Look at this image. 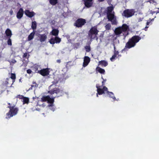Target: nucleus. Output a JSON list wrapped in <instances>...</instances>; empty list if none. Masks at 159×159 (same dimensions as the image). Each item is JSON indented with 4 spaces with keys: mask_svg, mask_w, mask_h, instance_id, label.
Listing matches in <instances>:
<instances>
[{
    "mask_svg": "<svg viewBox=\"0 0 159 159\" xmlns=\"http://www.w3.org/2000/svg\"><path fill=\"white\" fill-rule=\"evenodd\" d=\"M129 29V26L126 24H123L122 26H119L115 28L114 32L115 34L116 35V37L114 36V40L117 39L118 37L120 36V34L122 33L123 34V39H125L126 37L128 35V33L127 32L126 34L125 33Z\"/></svg>",
    "mask_w": 159,
    "mask_h": 159,
    "instance_id": "1",
    "label": "nucleus"
},
{
    "mask_svg": "<svg viewBox=\"0 0 159 159\" xmlns=\"http://www.w3.org/2000/svg\"><path fill=\"white\" fill-rule=\"evenodd\" d=\"M114 7L112 5L107 8V16L108 21L111 22L112 25H117V22L116 17L115 16V12L113 11Z\"/></svg>",
    "mask_w": 159,
    "mask_h": 159,
    "instance_id": "2",
    "label": "nucleus"
},
{
    "mask_svg": "<svg viewBox=\"0 0 159 159\" xmlns=\"http://www.w3.org/2000/svg\"><path fill=\"white\" fill-rule=\"evenodd\" d=\"M141 39V37L138 35L133 36L130 38L126 43L124 49H130L136 46V43L139 42Z\"/></svg>",
    "mask_w": 159,
    "mask_h": 159,
    "instance_id": "3",
    "label": "nucleus"
},
{
    "mask_svg": "<svg viewBox=\"0 0 159 159\" xmlns=\"http://www.w3.org/2000/svg\"><path fill=\"white\" fill-rule=\"evenodd\" d=\"M7 104L8 105L7 107L9 108V111L6 114V118L9 119L16 115L19 109L18 107H15L16 105L15 104H11L10 103H8Z\"/></svg>",
    "mask_w": 159,
    "mask_h": 159,
    "instance_id": "4",
    "label": "nucleus"
},
{
    "mask_svg": "<svg viewBox=\"0 0 159 159\" xmlns=\"http://www.w3.org/2000/svg\"><path fill=\"white\" fill-rule=\"evenodd\" d=\"M99 31L97 29V26H94L92 27L88 32V36L91 40L94 39L96 38L98 39L97 35L98 34Z\"/></svg>",
    "mask_w": 159,
    "mask_h": 159,
    "instance_id": "5",
    "label": "nucleus"
},
{
    "mask_svg": "<svg viewBox=\"0 0 159 159\" xmlns=\"http://www.w3.org/2000/svg\"><path fill=\"white\" fill-rule=\"evenodd\" d=\"M48 93L52 95L55 93H56L57 94V97L62 96L65 93H66L65 92L63 89H61L56 87L48 91Z\"/></svg>",
    "mask_w": 159,
    "mask_h": 159,
    "instance_id": "6",
    "label": "nucleus"
},
{
    "mask_svg": "<svg viewBox=\"0 0 159 159\" xmlns=\"http://www.w3.org/2000/svg\"><path fill=\"white\" fill-rule=\"evenodd\" d=\"M135 13L134 9H126L124 11L122 15L126 18H129L133 16Z\"/></svg>",
    "mask_w": 159,
    "mask_h": 159,
    "instance_id": "7",
    "label": "nucleus"
},
{
    "mask_svg": "<svg viewBox=\"0 0 159 159\" xmlns=\"http://www.w3.org/2000/svg\"><path fill=\"white\" fill-rule=\"evenodd\" d=\"M86 23L85 19L80 18L76 20L74 23V25L78 28L82 27Z\"/></svg>",
    "mask_w": 159,
    "mask_h": 159,
    "instance_id": "8",
    "label": "nucleus"
},
{
    "mask_svg": "<svg viewBox=\"0 0 159 159\" xmlns=\"http://www.w3.org/2000/svg\"><path fill=\"white\" fill-rule=\"evenodd\" d=\"M101 86H100L99 84H97L96 85V87L97 88V91L98 94L100 95L103 93H105V92H107L108 89L105 86H104L102 89H101L100 87H102Z\"/></svg>",
    "mask_w": 159,
    "mask_h": 159,
    "instance_id": "9",
    "label": "nucleus"
},
{
    "mask_svg": "<svg viewBox=\"0 0 159 159\" xmlns=\"http://www.w3.org/2000/svg\"><path fill=\"white\" fill-rule=\"evenodd\" d=\"M61 40V39L58 36H55L54 38H51L49 41V42L51 44H54L55 43H59Z\"/></svg>",
    "mask_w": 159,
    "mask_h": 159,
    "instance_id": "10",
    "label": "nucleus"
},
{
    "mask_svg": "<svg viewBox=\"0 0 159 159\" xmlns=\"http://www.w3.org/2000/svg\"><path fill=\"white\" fill-rule=\"evenodd\" d=\"M49 69L48 68H43L40 70L38 72V73L43 76L48 75L49 74Z\"/></svg>",
    "mask_w": 159,
    "mask_h": 159,
    "instance_id": "11",
    "label": "nucleus"
},
{
    "mask_svg": "<svg viewBox=\"0 0 159 159\" xmlns=\"http://www.w3.org/2000/svg\"><path fill=\"white\" fill-rule=\"evenodd\" d=\"M90 58L89 57L85 56L84 57L83 66L84 67H85L90 62Z\"/></svg>",
    "mask_w": 159,
    "mask_h": 159,
    "instance_id": "12",
    "label": "nucleus"
},
{
    "mask_svg": "<svg viewBox=\"0 0 159 159\" xmlns=\"http://www.w3.org/2000/svg\"><path fill=\"white\" fill-rule=\"evenodd\" d=\"M24 10L22 8H20L17 13L16 17L18 19H20L23 16Z\"/></svg>",
    "mask_w": 159,
    "mask_h": 159,
    "instance_id": "13",
    "label": "nucleus"
},
{
    "mask_svg": "<svg viewBox=\"0 0 159 159\" xmlns=\"http://www.w3.org/2000/svg\"><path fill=\"white\" fill-rule=\"evenodd\" d=\"M25 15L30 18H31L34 16L35 13L33 11H30L28 10H25Z\"/></svg>",
    "mask_w": 159,
    "mask_h": 159,
    "instance_id": "14",
    "label": "nucleus"
},
{
    "mask_svg": "<svg viewBox=\"0 0 159 159\" xmlns=\"http://www.w3.org/2000/svg\"><path fill=\"white\" fill-rule=\"evenodd\" d=\"M54 80L52 82V84H51L49 87V89L50 90L51 87L53 85H54L55 86H57V84L58 83V82L60 80V79L59 78H56L55 77H54Z\"/></svg>",
    "mask_w": 159,
    "mask_h": 159,
    "instance_id": "15",
    "label": "nucleus"
},
{
    "mask_svg": "<svg viewBox=\"0 0 159 159\" xmlns=\"http://www.w3.org/2000/svg\"><path fill=\"white\" fill-rule=\"evenodd\" d=\"M39 37L41 42L45 41L47 38V35L45 34H39Z\"/></svg>",
    "mask_w": 159,
    "mask_h": 159,
    "instance_id": "16",
    "label": "nucleus"
},
{
    "mask_svg": "<svg viewBox=\"0 0 159 159\" xmlns=\"http://www.w3.org/2000/svg\"><path fill=\"white\" fill-rule=\"evenodd\" d=\"M40 66L39 65L37 64H35L33 66H32L31 68L34 71L35 73H38V72L39 70H38L39 68L40 69Z\"/></svg>",
    "mask_w": 159,
    "mask_h": 159,
    "instance_id": "17",
    "label": "nucleus"
},
{
    "mask_svg": "<svg viewBox=\"0 0 159 159\" xmlns=\"http://www.w3.org/2000/svg\"><path fill=\"white\" fill-rule=\"evenodd\" d=\"M59 32V31L58 29H53L50 33L53 36H57L58 35Z\"/></svg>",
    "mask_w": 159,
    "mask_h": 159,
    "instance_id": "18",
    "label": "nucleus"
},
{
    "mask_svg": "<svg viewBox=\"0 0 159 159\" xmlns=\"http://www.w3.org/2000/svg\"><path fill=\"white\" fill-rule=\"evenodd\" d=\"M5 33L8 38H11L12 35L11 31L9 29H7L6 30Z\"/></svg>",
    "mask_w": 159,
    "mask_h": 159,
    "instance_id": "19",
    "label": "nucleus"
},
{
    "mask_svg": "<svg viewBox=\"0 0 159 159\" xmlns=\"http://www.w3.org/2000/svg\"><path fill=\"white\" fill-rule=\"evenodd\" d=\"M35 32V31H33L28 36V41H30L34 38Z\"/></svg>",
    "mask_w": 159,
    "mask_h": 159,
    "instance_id": "20",
    "label": "nucleus"
},
{
    "mask_svg": "<svg viewBox=\"0 0 159 159\" xmlns=\"http://www.w3.org/2000/svg\"><path fill=\"white\" fill-rule=\"evenodd\" d=\"M82 44V42L80 41L77 43H74L73 45L74 47L75 48H80Z\"/></svg>",
    "mask_w": 159,
    "mask_h": 159,
    "instance_id": "21",
    "label": "nucleus"
},
{
    "mask_svg": "<svg viewBox=\"0 0 159 159\" xmlns=\"http://www.w3.org/2000/svg\"><path fill=\"white\" fill-rule=\"evenodd\" d=\"M55 98V97H53V98H51L50 96H48L47 101L48 102L50 103V104H53V103L54 101Z\"/></svg>",
    "mask_w": 159,
    "mask_h": 159,
    "instance_id": "22",
    "label": "nucleus"
},
{
    "mask_svg": "<svg viewBox=\"0 0 159 159\" xmlns=\"http://www.w3.org/2000/svg\"><path fill=\"white\" fill-rule=\"evenodd\" d=\"M99 63L102 66L105 67L107 66L108 64L107 62L105 60H102L99 61Z\"/></svg>",
    "mask_w": 159,
    "mask_h": 159,
    "instance_id": "23",
    "label": "nucleus"
},
{
    "mask_svg": "<svg viewBox=\"0 0 159 159\" xmlns=\"http://www.w3.org/2000/svg\"><path fill=\"white\" fill-rule=\"evenodd\" d=\"M106 93L109 95L110 97L112 98V99L114 100H115L116 99V97L114 96V94L112 92H109L107 90Z\"/></svg>",
    "mask_w": 159,
    "mask_h": 159,
    "instance_id": "24",
    "label": "nucleus"
},
{
    "mask_svg": "<svg viewBox=\"0 0 159 159\" xmlns=\"http://www.w3.org/2000/svg\"><path fill=\"white\" fill-rule=\"evenodd\" d=\"M10 78L12 80V83L10 84L11 85L15 81V80L16 79L15 74L11 73V75Z\"/></svg>",
    "mask_w": 159,
    "mask_h": 159,
    "instance_id": "25",
    "label": "nucleus"
},
{
    "mask_svg": "<svg viewBox=\"0 0 159 159\" xmlns=\"http://www.w3.org/2000/svg\"><path fill=\"white\" fill-rule=\"evenodd\" d=\"M37 23L35 21L32 22L31 27L33 31H35L37 28Z\"/></svg>",
    "mask_w": 159,
    "mask_h": 159,
    "instance_id": "26",
    "label": "nucleus"
},
{
    "mask_svg": "<svg viewBox=\"0 0 159 159\" xmlns=\"http://www.w3.org/2000/svg\"><path fill=\"white\" fill-rule=\"evenodd\" d=\"M96 70L101 74H104L105 72L104 69L101 68L100 67H97L96 68Z\"/></svg>",
    "mask_w": 159,
    "mask_h": 159,
    "instance_id": "27",
    "label": "nucleus"
},
{
    "mask_svg": "<svg viewBox=\"0 0 159 159\" xmlns=\"http://www.w3.org/2000/svg\"><path fill=\"white\" fill-rule=\"evenodd\" d=\"M23 104H28L29 102V98H28L24 97L23 99Z\"/></svg>",
    "mask_w": 159,
    "mask_h": 159,
    "instance_id": "28",
    "label": "nucleus"
},
{
    "mask_svg": "<svg viewBox=\"0 0 159 159\" xmlns=\"http://www.w3.org/2000/svg\"><path fill=\"white\" fill-rule=\"evenodd\" d=\"M111 24L110 23H108L105 26V28L106 30H111Z\"/></svg>",
    "mask_w": 159,
    "mask_h": 159,
    "instance_id": "29",
    "label": "nucleus"
},
{
    "mask_svg": "<svg viewBox=\"0 0 159 159\" xmlns=\"http://www.w3.org/2000/svg\"><path fill=\"white\" fill-rule=\"evenodd\" d=\"M58 0H50L49 2L51 5H55L57 3Z\"/></svg>",
    "mask_w": 159,
    "mask_h": 159,
    "instance_id": "30",
    "label": "nucleus"
},
{
    "mask_svg": "<svg viewBox=\"0 0 159 159\" xmlns=\"http://www.w3.org/2000/svg\"><path fill=\"white\" fill-rule=\"evenodd\" d=\"M32 84H35V85H33V84L31 85V87H30L29 89V90H32V88L33 87H37L38 86V85L35 82H33V83H32Z\"/></svg>",
    "mask_w": 159,
    "mask_h": 159,
    "instance_id": "31",
    "label": "nucleus"
},
{
    "mask_svg": "<svg viewBox=\"0 0 159 159\" xmlns=\"http://www.w3.org/2000/svg\"><path fill=\"white\" fill-rule=\"evenodd\" d=\"M48 96H43L41 98V101L42 102H46L48 101Z\"/></svg>",
    "mask_w": 159,
    "mask_h": 159,
    "instance_id": "32",
    "label": "nucleus"
},
{
    "mask_svg": "<svg viewBox=\"0 0 159 159\" xmlns=\"http://www.w3.org/2000/svg\"><path fill=\"white\" fill-rule=\"evenodd\" d=\"M86 52H89L91 50V48L89 45V46H86L84 47Z\"/></svg>",
    "mask_w": 159,
    "mask_h": 159,
    "instance_id": "33",
    "label": "nucleus"
},
{
    "mask_svg": "<svg viewBox=\"0 0 159 159\" xmlns=\"http://www.w3.org/2000/svg\"><path fill=\"white\" fill-rule=\"evenodd\" d=\"M48 106L50 107V109L52 110L53 111H54L55 110V108H54L53 104H50L48 105Z\"/></svg>",
    "mask_w": 159,
    "mask_h": 159,
    "instance_id": "34",
    "label": "nucleus"
},
{
    "mask_svg": "<svg viewBox=\"0 0 159 159\" xmlns=\"http://www.w3.org/2000/svg\"><path fill=\"white\" fill-rule=\"evenodd\" d=\"M8 39L7 41V44L9 46L12 45L11 40V38H8Z\"/></svg>",
    "mask_w": 159,
    "mask_h": 159,
    "instance_id": "35",
    "label": "nucleus"
},
{
    "mask_svg": "<svg viewBox=\"0 0 159 159\" xmlns=\"http://www.w3.org/2000/svg\"><path fill=\"white\" fill-rule=\"evenodd\" d=\"M116 57L117 56L114 54L112 57L111 58L110 60L112 61H113L115 59Z\"/></svg>",
    "mask_w": 159,
    "mask_h": 159,
    "instance_id": "36",
    "label": "nucleus"
},
{
    "mask_svg": "<svg viewBox=\"0 0 159 159\" xmlns=\"http://www.w3.org/2000/svg\"><path fill=\"white\" fill-rule=\"evenodd\" d=\"M28 55V58H29V55L27 53V52H25L24 53L23 56V58H26L27 57Z\"/></svg>",
    "mask_w": 159,
    "mask_h": 159,
    "instance_id": "37",
    "label": "nucleus"
},
{
    "mask_svg": "<svg viewBox=\"0 0 159 159\" xmlns=\"http://www.w3.org/2000/svg\"><path fill=\"white\" fill-rule=\"evenodd\" d=\"M24 97V96L22 95H17L16 96V98H19L20 99H23V98Z\"/></svg>",
    "mask_w": 159,
    "mask_h": 159,
    "instance_id": "38",
    "label": "nucleus"
},
{
    "mask_svg": "<svg viewBox=\"0 0 159 159\" xmlns=\"http://www.w3.org/2000/svg\"><path fill=\"white\" fill-rule=\"evenodd\" d=\"M102 78L103 80V81L102 82V85L101 86H102L105 85V82L106 81V79L105 80L104 79L102 76Z\"/></svg>",
    "mask_w": 159,
    "mask_h": 159,
    "instance_id": "39",
    "label": "nucleus"
},
{
    "mask_svg": "<svg viewBox=\"0 0 159 159\" xmlns=\"http://www.w3.org/2000/svg\"><path fill=\"white\" fill-rule=\"evenodd\" d=\"M32 72V71L30 69H28L27 70V73L28 74H30Z\"/></svg>",
    "mask_w": 159,
    "mask_h": 159,
    "instance_id": "40",
    "label": "nucleus"
},
{
    "mask_svg": "<svg viewBox=\"0 0 159 159\" xmlns=\"http://www.w3.org/2000/svg\"><path fill=\"white\" fill-rule=\"evenodd\" d=\"M11 63L13 64H14L16 62V60L13 59H12L11 61Z\"/></svg>",
    "mask_w": 159,
    "mask_h": 159,
    "instance_id": "41",
    "label": "nucleus"
},
{
    "mask_svg": "<svg viewBox=\"0 0 159 159\" xmlns=\"http://www.w3.org/2000/svg\"><path fill=\"white\" fill-rule=\"evenodd\" d=\"M7 81H6V84H9V82L10 81V80L9 78H7Z\"/></svg>",
    "mask_w": 159,
    "mask_h": 159,
    "instance_id": "42",
    "label": "nucleus"
},
{
    "mask_svg": "<svg viewBox=\"0 0 159 159\" xmlns=\"http://www.w3.org/2000/svg\"><path fill=\"white\" fill-rule=\"evenodd\" d=\"M118 53L119 52L118 51H115L114 52V54L116 55V56H117V55H118Z\"/></svg>",
    "mask_w": 159,
    "mask_h": 159,
    "instance_id": "43",
    "label": "nucleus"
},
{
    "mask_svg": "<svg viewBox=\"0 0 159 159\" xmlns=\"http://www.w3.org/2000/svg\"><path fill=\"white\" fill-rule=\"evenodd\" d=\"M9 12L11 15H12L13 14V11L11 10Z\"/></svg>",
    "mask_w": 159,
    "mask_h": 159,
    "instance_id": "44",
    "label": "nucleus"
},
{
    "mask_svg": "<svg viewBox=\"0 0 159 159\" xmlns=\"http://www.w3.org/2000/svg\"><path fill=\"white\" fill-rule=\"evenodd\" d=\"M148 27L147 26H146L144 28V30L146 31L147 30L148 28Z\"/></svg>",
    "mask_w": 159,
    "mask_h": 159,
    "instance_id": "45",
    "label": "nucleus"
},
{
    "mask_svg": "<svg viewBox=\"0 0 159 159\" xmlns=\"http://www.w3.org/2000/svg\"><path fill=\"white\" fill-rule=\"evenodd\" d=\"M57 62L60 63L61 62V60H57Z\"/></svg>",
    "mask_w": 159,
    "mask_h": 159,
    "instance_id": "46",
    "label": "nucleus"
},
{
    "mask_svg": "<svg viewBox=\"0 0 159 159\" xmlns=\"http://www.w3.org/2000/svg\"><path fill=\"white\" fill-rule=\"evenodd\" d=\"M104 0H98V1L99 2H103Z\"/></svg>",
    "mask_w": 159,
    "mask_h": 159,
    "instance_id": "47",
    "label": "nucleus"
},
{
    "mask_svg": "<svg viewBox=\"0 0 159 159\" xmlns=\"http://www.w3.org/2000/svg\"><path fill=\"white\" fill-rule=\"evenodd\" d=\"M150 22H147V25H148L149 23H150Z\"/></svg>",
    "mask_w": 159,
    "mask_h": 159,
    "instance_id": "48",
    "label": "nucleus"
},
{
    "mask_svg": "<svg viewBox=\"0 0 159 159\" xmlns=\"http://www.w3.org/2000/svg\"><path fill=\"white\" fill-rule=\"evenodd\" d=\"M98 93H97V97H98Z\"/></svg>",
    "mask_w": 159,
    "mask_h": 159,
    "instance_id": "49",
    "label": "nucleus"
},
{
    "mask_svg": "<svg viewBox=\"0 0 159 159\" xmlns=\"http://www.w3.org/2000/svg\"><path fill=\"white\" fill-rule=\"evenodd\" d=\"M114 49H115V48H116L115 47H114Z\"/></svg>",
    "mask_w": 159,
    "mask_h": 159,
    "instance_id": "50",
    "label": "nucleus"
},
{
    "mask_svg": "<svg viewBox=\"0 0 159 159\" xmlns=\"http://www.w3.org/2000/svg\"><path fill=\"white\" fill-rule=\"evenodd\" d=\"M157 13H159V11H157Z\"/></svg>",
    "mask_w": 159,
    "mask_h": 159,
    "instance_id": "51",
    "label": "nucleus"
}]
</instances>
